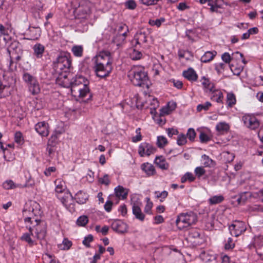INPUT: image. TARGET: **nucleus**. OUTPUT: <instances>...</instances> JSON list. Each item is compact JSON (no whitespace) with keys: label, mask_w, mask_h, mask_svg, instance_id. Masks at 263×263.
<instances>
[{"label":"nucleus","mask_w":263,"mask_h":263,"mask_svg":"<svg viewBox=\"0 0 263 263\" xmlns=\"http://www.w3.org/2000/svg\"><path fill=\"white\" fill-rule=\"evenodd\" d=\"M234 55L239 56L241 59H242L243 58V54L237 51L233 53L232 57H231L230 54L228 52H224L221 55V59L226 63H230V62L234 59Z\"/></svg>","instance_id":"obj_27"},{"label":"nucleus","mask_w":263,"mask_h":263,"mask_svg":"<svg viewBox=\"0 0 263 263\" xmlns=\"http://www.w3.org/2000/svg\"><path fill=\"white\" fill-rule=\"evenodd\" d=\"M127 36V34H125V33H117L112 41L117 46H120L125 42Z\"/></svg>","instance_id":"obj_28"},{"label":"nucleus","mask_w":263,"mask_h":263,"mask_svg":"<svg viewBox=\"0 0 263 263\" xmlns=\"http://www.w3.org/2000/svg\"><path fill=\"white\" fill-rule=\"evenodd\" d=\"M72 246V242L65 238L62 243L58 245V248L61 250H69Z\"/></svg>","instance_id":"obj_35"},{"label":"nucleus","mask_w":263,"mask_h":263,"mask_svg":"<svg viewBox=\"0 0 263 263\" xmlns=\"http://www.w3.org/2000/svg\"><path fill=\"white\" fill-rule=\"evenodd\" d=\"M30 235H32L31 233H25L24 234L21 239L22 240L25 241L27 242L29 246L32 247L33 246L35 243L33 240H32V239L30 237Z\"/></svg>","instance_id":"obj_41"},{"label":"nucleus","mask_w":263,"mask_h":263,"mask_svg":"<svg viewBox=\"0 0 263 263\" xmlns=\"http://www.w3.org/2000/svg\"><path fill=\"white\" fill-rule=\"evenodd\" d=\"M112 70V65H95V72L98 77L103 78L109 76Z\"/></svg>","instance_id":"obj_13"},{"label":"nucleus","mask_w":263,"mask_h":263,"mask_svg":"<svg viewBox=\"0 0 263 263\" xmlns=\"http://www.w3.org/2000/svg\"><path fill=\"white\" fill-rule=\"evenodd\" d=\"M217 54L216 51H206L201 58V61L203 63H207L211 61Z\"/></svg>","instance_id":"obj_30"},{"label":"nucleus","mask_w":263,"mask_h":263,"mask_svg":"<svg viewBox=\"0 0 263 263\" xmlns=\"http://www.w3.org/2000/svg\"><path fill=\"white\" fill-rule=\"evenodd\" d=\"M133 213L136 218L141 221H143L145 218L144 214L142 212L140 207L135 204L133 205Z\"/></svg>","instance_id":"obj_29"},{"label":"nucleus","mask_w":263,"mask_h":263,"mask_svg":"<svg viewBox=\"0 0 263 263\" xmlns=\"http://www.w3.org/2000/svg\"><path fill=\"white\" fill-rule=\"evenodd\" d=\"M235 246V243L233 241V239L231 238H229L228 241L224 245V248L226 250H229L233 248Z\"/></svg>","instance_id":"obj_58"},{"label":"nucleus","mask_w":263,"mask_h":263,"mask_svg":"<svg viewBox=\"0 0 263 263\" xmlns=\"http://www.w3.org/2000/svg\"><path fill=\"white\" fill-rule=\"evenodd\" d=\"M112 230L119 233H124L127 231V224L121 220L115 221L111 224Z\"/></svg>","instance_id":"obj_16"},{"label":"nucleus","mask_w":263,"mask_h":263,"mask_svg":"<svg viewBox=\"0 0 263 263\" xmlns=\"http://www.w3.org/2000/svg\"><path fill=\"white\" fill-rule=\"evenodd\" d=\"M224 200V197L222 195L214 196L209 199V202L210 204H216L220 203Z\"/></svg>","instance_id":"obj_38"},{"label":"nucleus","mask_w":263,"mask_h":263,"mask_svg":"<svg viewBox=\"0 0 263 263\" xmlns=\"http://www.w3.org/2000/svg\"><path fill=\"white\" fill-rule=\"evenodd\" d=\"M115 192L116 196L122 199L127 198L128 190L123 187L122 186L119 185L115 189Z\"/></svg>","instance_id":"obj_18"},{"label":"nucleus","mask_w":263,"mask_h":263,"mask_svg":"<svg viewBox=\"0 0 263 263\" xmlns=\"http://www.w3.org/2000/svg\"><path fill=\"white\" fill-rule=\"evenodd\" d=\"M88 84L89 83H85L79 86H71V93L74 96H78L80 98H84L90 92Z\"/></svg>","instance_id":"obj_11"},{"label":"nucleus","mask_w":263,"mask_h":263,"mask_svg":"<svg viewBox=\"0 0 263 263\" xmlns=\"http://www.w3.org/2000/svg\"><path fill=\"white\" fill-rule=\"evenodd\" d=\"M156 151V148L151 144L143 142L141 143L138 148V154L141 157L144 156H149L154 154Z\"/></svg>","instance_id":"obj_12"},{"label":"nucleus","mask_w":263,"mask_h":263,"mask_svg":"<svg viewBox=\"0 0 263 263\" xmlns=\"http://www.w3.org/2000/svg\"><path fill=\"white\" fill-rule=\"evenodd\" d=\"M24 221L26 228L32 235H33V230L34 229L37 239L41 240L45 239L47 234V228L44 221L31 216L25 217Z\"/></svg>","instance_id":"obj_2"},{"label":"nucleus","mask_w":263,"mask_h":263,"mask_svg":"<svg viewBox=\"0 0 263 263\" xmlns=\"http://www.w3.org/2000/svg\"><path fill=\"white\" fill-rule=\"evenodd\" d=\"M167 143V140L166 138L163 136H158L157 137V145L160 148L163 147Z\"/></svg>","instance_id":"obj_44"},{"label":"nucleus","mask_w":263,"mask_h":263,"mask_svg":"<svg viewBox=\"0 0 263 263\" xmlns=\"http://www.w3.org/2000/svg\"><path fill=\"white\" fill-rule=\"evenodd\" d=\"M155 163L159 168L162 170H167L168 168V164L163 156L156 157Z\"/></svg>","instance_id":"obj_23"},{"label":"nucleus","mask_w":263,"mask_h":263,"mask_svg":"<svg viewBox=\"0 0 263 263\" xmlns=\"http://www.w3.org/2000/svg\"><path fill=\"white\" fill-rule=\"evenodd\" d=\"M147 203L144 208V212L147 214H151V209L153 207V203L150 201V199L148 197L146 198Z\"/></svg>","instance_id":"obj_52"},{"label":"nucleus","mask_w":263,"mask_h":263,"mask_svg":"<svg viewBox=\"0 0 263 263\" xmlns=\"http://www.w3.org/2000/svg\"><path fill=\"white\" fill-rule=\"evenodd\" d=\"M202 159L204 161L203 164L205 167H213L215 165V162L206 155L202 156Z\"/></svg>","instance_id":"obj_37"},{"label":"nucleus","mask_w":263,"mask_h":263,"mask_svg":"<svg viewBox=\"0 0 263 263\" xmlns=\"http://www.w3.org/2000/svg\"><path fill=\"white\" fill-rule=\"evenodd\" d=\"M227 103L229 107H232L236 103L235 96L233 93H229L227 95Z\"/></svg>","instance_id":"obj_43"},{"label":"nucleus","mask_w":263,"mask_h":263,"mask_svg":"<svg viewBox=\"0 0 263 263\" xmlns=\"http://www.w3.org/2000/svg\"><path fill=\"white\" fill-rule=\"evenodd\" d=\"M88 222V218L86 216H81L77 220V223L79 226L84 227Z\"/></svg>","instance_id":"obj_45"},{"label":"nucleus","mask_w":263,"mask_h":263,"mask_svg":"<svg viewBox=\"0 0 263 263\" xmlns=\"http://www.w3.org/2000/svg\"><path fill=\"white\" fill-rule=\"evenodd\" d=\"M147 42V35L145 32L141 31L137 32L135 36L134 40L132 41V43L134 47H136L137 45H142Z\"/></svg>","instance_id":"obj_17"},{"label":"nucleus","mask_w":263,"mask_h":263,"mask_svg":"<svg viewBox=\"0 0 263 263\" xmlns=\"http://www.w3.org/2000/svg\"><path fill=\"white\" fill-rule=\"evenodd\" d=\"M128 27L125 24L121 25L118 30V33H125V34H127L128 32Z\"/></svg>","instance_id":"obj_56"},{"label":"nucleus","mask_w":263,"mask_h":263,"mask_svg":"<svg viewBox=\"0 0 263 263\" xmlns=\"http://www.w3.org/2000/svg\"><path fill=\"white\" fill-rule=\"evenodd\" d=\"M95 65H112V59L110 52L104 51L101 52L95 57Z\"/></svg>","instance_id":"obj_10"},{"label":"nucleus","mask_w":263,"mask_h":263,"mask_svg":"<svg viewBox=\"0 0 263 263\" xmlns=\"http://www.w3.org/2000/svg\"><path fill=\"white\" fill-rule=\"evenodd\" d=\"M141 168L148 176H152L156 173L154 166L149 163L142 164Z\"/></svg>","instance_id":"obj_25"},{"label":"nucleus","mask_w":263,"mask_h":263,"mask_svg":"<svg viewBox=\"0 0 263 263\" xmlns=\"http://www.w3.org/2000/svg\"><path fill=\"white\" fill-rule=\"evenodd\" d=\"M71 65V61L69 54L64 53L59 55L54 63L55 70L58 72L68 71Z\"/></svg>","instance_id":"obj_4"},{"label":"nucleus","mask_w":263,"mask_h":263,"mask_svg":"<svg viewBox=\"0 0 263 263\" xmlns=\"http://www.w3.org/2000/svg\"><path fill=\"white\" fill-rule=\"evenodd\" d=\"M248 212L249 213L252 212H257L259 211H262V208L258 205H253L248 207L247 209Z\"/></svg>","instance_id":"obj_53"},{"label":"nucleus","mask_w":263,"mask_h":263,"mask_svg":"<svg viewBox=\"0 0 263 263\" xmlns=\"http://www.w3.org/2000/svg\"><path fill=\"white\" fill-rule=\"evenodd\" d=\"M165 21L164 18H161L160 19H157L156 20H153L149 21V24L152 26H156L157 27H160L161 24Z\"/></svg>","instance_id":"obj_54"},{"label":"nucleus","mask_w":263,"mask_h":263,"mask_svg":"<svg viewBox=\"0 0 263 263\" xmlns=\"http://www.w3.org/2000/svg\"><path fill=\"white\" fill-rule=\"evenodd\" d=\"M252 196V193L249 192H245L241 193L239 195V197L237 199V202L238 203H245L248 197Z\"/></svg>","instance_id":"obj_36"},{"label":"nucleus","mask_w":263,"mask_h":263,"mask_svg":"<svg viewBox=\"0 0 263 263\" xmlns=\"http://www.w3.org/2000/svg\"><path fill=\"white\" fill-rule=\"evenodd\" d=\"M89 83L88 80L82 76H76L75 79L71 83V86L80 85L83 83Z\"/></svg>","instance_id":"obj_32"},{"label":"nucleus","mask_w":263,"mask_h":263,"mask_svg":"<svg viewBox=\"0 0 263 263\" xmlns=\"http://www.w3.org/2000/svg\"><path fill=\"white\" fill-rule=\"evenodd\" d=\"M64 194V196H62L61 195H57L58 198L61 200L62 204L68 207V201L71 199H72L73 197L71 194L68 191H66Z\"/></svg>","instance_id":"obj_26"},{"label":"nucleus","mask_w":263,"mask_h":263,"mask_svg":"<svg viewBox=\"0 0 263 263\" xmlns=\"http://www.w3.org/2000/svg\"><path fill=\"white\" fill-rule=\"evenodd\" d=\"M35 129L40 135L46 137L49 135V126L45 121L39 122L35 126Z\"/></svg>","instance_id":"obj_15"},{"label":"nucleus","mask_w":263,"mask_h":263,"mask_svg":"<svg viewBox=\"0 0 263 263\" xmlns=\"http://www.w3.org/2000/svg\"><path fill=\"white\" fill-rule=\"evenodd\" d=\"M57 140V136L55 135H52L48 140V144L51 146H54L55 145Z\"/></svg>","instance_id":"obj_61"},{"label":"nucleus","mask_w":263,"mask_h":263,"mask_svg":"<svg viewBox=\"0 0 263 263\" xmlns=\"http://www.w3.org/2000/svg\"><path fill=\"white\" fill-rule=\"evenodd\" d=\"M14 139L15 142L18 144H22L23 141L22 134L20 132H17L15 134Z\"/></svg>","instance_id":"obj_55"},{"label":"nucleus","mask_w":263,"mask_h":263,"mask_svg":"<svg viewBox=\"0 0 263 263\" xmlns=\"http://www.w3.org/2000/svg\"><path fill=\"white\" fill-rule=\"evenodd\" d=\"M216 128L219 132H227L229 130L230 126L228 123L224 122H221L217 124Z\"/></svg>","instance_id":"obj_34"},{"label":"nucleus","mask_w":263,"mask_h":263,"mask_svg":"<svg viewBox=\"0 0 263 263\" xmlns=\"http://www.w3.org/2000/svg\"><path fill=\"white\" fill-rule=\"evenodd\" d=\"M90 5L89 2L82 1L79 6L74 10V14L78 19L86 18L90 13Z\"/></svg>","instance_id":"obj_5"},{"label":"nucleus","mask_w":263,"mask_h":263,"mask_svg":"<svg viewBox=\"0 0 263 263\" xmlns=\"http://www.w3.org/2000/svg\"><path fill=\"white\" fill-rule=\"evenodd\" d=\"M128 77L134 85L148 88V77L143 67L133 66L129 71Z\"/></svg>","instance_id":"obj_1"},{"label":"nucleus","mask_w":263,"mask_h":263,"mask_svg":"<svg viewBox=\"0 0 263 263\" xmlns=\"http://www.w3.org/2000/svg\"><path fill=\"white\" fill-rule=\"evenodd\" d=\"M55 192L58 194L57 195H60L61 193H65L67 190H66V186L65 182L60 179H57L55 182Z\"/></svg>","instance_id":"obj_21"},{"label":"nucleus","mask_w":263,"mask_h":263,"mask_svg":"<svg viewBox=\"0 0 263 263\" xmlns=\"http://www.w3.org/2000/svg\"><path fill=\"white\" fill-rule=\"evenodd\" d=\"M205 170L202 167H197L195 169V173L198 177H200L201 176L205 174Z\"/></svg>","instance_id":"obj_57"},{"label":"nucleus","mask_w":263,"mask_h":263,"mask_svg":"<svg viewBox=\"0 0 263 263\" xmlns=\"http://www.w3.org/2000/svg\"><path fill=\"white\" fill-rule=\"evenodd\" d=\"M23 80L27 83L29 91L33 95H35L40 92L39 85L35 78L30 74L25 72L23 76Z\"/></svg>","instance_id":"obj_6"},{"label":"nucleus","mask_w":263,"mask_h":263,"mask_svg":"<svg viewBox=\"0 0 263 263\" xmlns=\"http://www.w3.org/2000/svg\"><path fill=\"white\" fill-rule=\"evenodd\" d=\"M201 82L204 88V90L206 92L213 90V89L215 88L214 84L211 82L209 79L205 77H203L201 78Z\"/></svg>","instance_id":"obj_19"},{"label":"nucleus","mask_w":263,"mask_h":263,"mask_svg":"<svg viewBox=\"0 0 263 263\" xmlns=\"http://www.w3.org/2000/svg\"><path fill=\"white\" fill-rule=\"evenodd\" d=\"M197 221V215L192 212L180 214L176 220L177 227L180 230L195 224Z\"/></svg>","instance_id":"obj_3"},{"label":"nucleus","mask_w":263,"mask_h":263,"mask_svg":"<svg viewBox=\"0 0 263 263\" xmlns=\"http://www.w3.org/2000/svg\"><path fill=\"white\" fill-rule=\"evenodd\" d=\"M132 52L130 53V58L133 60H138L142 57V53L136 49V47H134Z\"/></svg>","instance_id":"obj_40"},{"label":"nucleus","mask_w":263,"mask_h":263,"mask_svg":"<svg viewBox=\"0 0 263 263\" xmlns=\"http://www.w3.org/2000/svg\"><path fill=\"white\" fill-rule=\"evenodd\" d=\"M229 228L232 236L238 237L246 231L247 226L244 222L235 220Z\"/></svg>","instance_id":"obj_8"},{"label":"nucleus","mask_w":263,"mask_h":263,"mask_svg":"<svg viewBox=\"0 0 263 263\" xmlns=\"http://www.w3.org/2000/svg\"><path fill=\"white\" fill-rule=\"evenodd\" d=\"M183 76L184 78L191 81H195L197 80V74L192 68H189L187 70L184 71Z\"/></svg>","instance_id":"obj_22"},{"label":"nucleus","mask_w":263,"mask_h":263,"mask_svg":"<svg viewBox=\"0 0 263 263\" xmlns=\"http://www.w3.org/2000/svg\"><path fill=\"white\" fill-rule=\"evenodd\" d=\"M34 55L37 58H40L42 57L45 50V47L41 44H36L33 46Z\"/></svg>","instance_id":"obj_31"},{"label":"nucleus","mask_w":263,"mask_h":263,"mask_svg":"<svg viewBox=\"0 0 263 263\" xmlns=\"http://www.w3.org/2000/svg\"><path fill=\"white\" fill-rule=\"evenodd\" d=\"M245 125L251 130H255L260 125L259 120L253 115L246 114L242 118Z\"/></svg>","instance_id":"obj_9"},{"label":"nucleus","mask_w":263,"mask_h":263,"mask_svg":"<svg viewBox=\"0 0 263 263\" xmlns=\"http://www.w3.org/2000/svg\"><path fill=\"white\" fill-rule=\"evenodd\" d=\"M162 117L163 116H161L159 114V116H157L156 115H155L153 118L158 124L160 125H163L165 123V120L162 119Z\"/></svg>","instance_id":"obj_64"},{"label":"nucleus","mask_w":263,"mask_h":263,"mask_svg":"<svg viewBox=\"0 0 263 263\" xmlns=\"http://www.w3.org/2000/svg\"><path fill=\"white\" fill-rule=\"evenodd\" d=\"M30 205L28 209L23 210V213L25 217L31 216L36 218L37 216L41 215V206L40 204L34 201H31Z\"/></svg>","instance_id":"obj_7"},{"label":"nucleus","mask_w":263,"mask_h":263,"mask_svg":"<svg viewBox=\"0 0 263 263\" xmlns=\"http://www.w3.org/2000/svg\"><path fill=\"white\" fill-rule=\"evenodd\" d=\"M124 6L127 9L134 10L137 7V3L134 0H128L124 3Z\"/></svg>","instance_id":"obj_46"},{"label":"nucleus","mask_w":263,"mask_h":263,"mask_svg":"<svg viewBox=\"0 0 263 263\" xmlns=\"http://www.w3.org/2000/svg\"><path fill=\"white\" fill-rule=\"evenodd\" d=\"M196 136V133L193 128H189L187 130L186 137H187L191 141H193Z\"/></svg>","instance_id":"obj_51"},{"label":"nucleus","mask_w":263,"mask_h":263,"mask_svg":"<svg viewBox=\"0 0 263 263\" xmlns=\"http://www.w3.org/2000/svg\"><path fill=\"white\" fill-rule=\"evenodd\" d=\"M187 142L186 135L183 134H180L177 139L178 145L181 146L184 145Z\"/></svg>","instance_id":"obj_49"},{"label":"nucleus","mask_w":263,"mask_h":263,"mask_svg":"<svg viewBox=\"0 0 263 263\" xmlns=\"http://www.w3.org/2000/svg\"><path fill=\"white\" fill-rule=\"evenodd\" d=\"M171 111L168 106L164 107L160 109V115L161 116H164L166 115H168Z\"/></svg>","instance_id":"obj_60"},{"label":"nucleus","mask_w":263,"mask_h":263,"mask_svg":"<svg viewBox=\"0 0 263 263\" xmlns=\"http://www.w3.org/2000/svg\"><path fill=\"white\" fill-rule=\"evenodd\" d=\"M74 199L78 203L84 204L88 200V195L85 193L80 191L76 194Z\"/></svg>","instance_id":"obj_24"},{"label":"nucleus","mask_w":263,"mask_h":263,"mask_svg":"<svg viewBox=\"0 0 263 263\" xmlns=\"http://www.w3.org/2000/svg\"><path fill=\"white\" fill-rule=\"evenodd\" d=\"M200 141L202 143H205L210 140L209 136L204 133H201L199 136Z\"/></svg>","instance_id":"obj_63"},{"label":"nucleus","mask_w":263,"mask_h":263,"mask_svg":"<svg viewBox=\"0 0 263 263\" xmlns=\"http://www.w3.org/2000/svg\"><path fill=\"white\" fill-rule=\"evenodd\" d=\"M93 240V236L91 234H89L84 238L83 241V244L87 248H89L90 247V243L92 242Z\"/></svg>","instance_id":"obj_50"},{"label":"nucleus","mask_w":263,"mask_h":263,"mask_svg":"<svg viewBox=\"0 0 263 263\" xmlns=\"http://www.w3.org/2000/svg\"><path fill=\"white\" fill-rule=\"evenodd\" d=\"M99 182L105 184L106 185H108L110 183V180L109 179L108 175L106 174L105 175L103 178L99 179Z\"/></svg>","instance_id":"obj_62"},{"label":"nucleus","mask_w":263,"mask_h":263,"mask_svg":"<svg viewBox=\"0 0 263 263\" xmlns=\"http://www.w3.org/2000/svg\"><path fill=\"white\" fill-rule=\"evenodd\" d=\"M71 51L74 56L81 57L83 55V48L82 46H74L71 49Z\"/></svg>","instance_id":"obj_39"},{"label":"nucleus","mask_w":263,"mask_h":263,"mask_svg":"<svg viewBox=\"0 0 263 263\" xmlns=\"http://www.w3.org/2000/svg\"><path fill=\"white\" fill-rule=\"evenodd\" d=\"M209 92L211 93V99L212 100L215 101L218 103H221L222 102L223 96L222 92L220 90L216 89L214 88L213 90L209 91Z\"/></svg>","instance_id":"obj_20"},{"label":"nucleus","mask_w":263,"mask_h":263,"mask_svg":"<svg viewBox=\"0 0 263 263\" xmlns=\"http://www.w3.org/2000/svg\"><path fill=\"white\" fill-rule=\"evenodd\" d=\"M252 197L259 198L263 202V189L258 192L252 193Z\"/></svg>","instance_id":"obj_59"},{"label":"nucleus","mask_w":263,"mask_h":263,"mask_svg":"<svg viewBox=\"0 0 263 263\" xmlns=\"http://www.w3.org/2000/svg\"><path fill=\"white\" fill-rule=\"evenodd\" d=\"M195 179V177L193 174L190 172L186 173L181 178V182L184 183L187 180L190 182L193 181Z\"/></svg>","instance_id":"obj_42"},{"label":"nucleus","mask_w":263,"mask_h":263,"mask_svg":"<svg viewBox=\"0 0 263 263\" xmlns=\"http://www.w3.org/2000/svg\"><path fill=\"white\" fill-rule=\"evenodd\" d=\"M223 156L226 162L228 163L232 162L234 160L235 157V155L234 154L230 153L228 152H223Z\"/></svg>","instance_id":"obj_48"},{"label":"nucleus","mask_w":263,"mask_h":263,"mask_svg":"<svg viewBox=\"0 0 263 263\" xmlns=\"http://www.w3.org/2000/svg\"><path fill=\"white\" fill-rule=\"evenodd\" d=\"M3 186L6 190L14 189L16 187H23V186H22L21 184H15L11 180H7L5 181L3 184Z\"/></svg>","instance_id":"obj_33"},{"label":"nucleus","mask_w":263,"mask_h":263,"mask_svg":"<svg viewBox=\"0 0 263 263\" xmlns=\"http://www.w3.org/2000/svg\"><path fill=\"white\" fill-rule=\"evenodd\" d=\"M211 106L212 104L210 102H206L204 104H199L197 107V110L199 112L202 110H208Z\"/></svg>","instance_id":"obj_47"},{"label":"nucleus","mask_w":263,"mask_h":263,"mask_svg":"<svg viewBox=\"0 0 263 263\" xmlns=\"http://www.w3.org/2000/svg\"><path fill=\"white\" fill-rule=\"evenodd\" d=\"M187 240L193 246H199L202 243L199 232L196 230H191L186 238Z\"/></svg>","instance_id":"obj_14"}]
</instances>
